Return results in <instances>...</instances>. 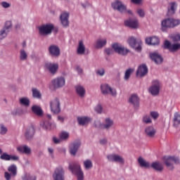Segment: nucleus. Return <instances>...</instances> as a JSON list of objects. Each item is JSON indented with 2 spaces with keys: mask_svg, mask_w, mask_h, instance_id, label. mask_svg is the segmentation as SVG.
<instances>
[{
  "mask_svg": "<svg viewBox=\"0 0 180 180\" xmlns=\"http://www.w3.org/2000/svg\"><path fill=\"white\" fill-rule=\"evenodd\" d=\"M60 140H67L70 137L68 132L63 131L59 135Z\"/></svg>",
  "mask_w": 180,
  "mask_h": 180,
  "instance_id": "obj_43",
  "label": "nucleus"
},
{
  "mask_svg": "<svg viewBox=\"0 0 180 180\" xmlns=\"http://www.w3.org/2000/svg\"><path fill=\"white\" fill-rule=\"evenodd\" d=\"M1 6H3V8H10L11 7V4L6 1H3L1 2Z\"/></svg>",
  "mask_w": 180,
  "mask_h": 180,
  "instance_id": "obj_57",
  "label": "nucleus"
},
{
  "mask_svg": "<svg viewBox=\"0 0 180 180\" xmlns=\"http://www.w3.org/2000/svg\"><path fill=\"white\" fill-rule=\"evenodd\" d=\"M64 169L60 166L55 169L53 178L54 180H64Z\"/></svg>",
  "mask_w": 180,
  "mask_h": 180,
  "instance_id": "obj_11",
  "label": "nucleus"
},
{
  "mask_svg": "<svg viewBox=\"0 0 180 180\" xmlns=\"http://www.w3.org/2000/svg\"><path fill=\"white\" fill-rule=\"evenodd\" d=\"M129 102L131 105H133L134 108H139V105H140V98L138 95L132 94L129 99Z\"/></svg>",
  "mask_w": 180,
  "mask_h": 180,
  "instance_id": "obj_20",
  "label": "nucleus"
},
{
  "mask_svg": "<svg viewBox=\"0 0 180 180\" xmlns=\"http://www.w3.org/2000/svg\"><path fill=\"white\" fill-rule=\"evenodd\" d=\"M98 75H100L101 77H103L105 75V70L104 69H100L97 70Z\"/></svg>",
  "mask_w": 180,
  "mask_h": 180,
  "instance_id": "obj_55",
  "label": "nucleus"
},
{
  "mask_svg": "<svg viewBox=\"0 0 180 180\" xmlns=\"http://www.w3.org/2000/svg\"><path fill=\"white\" fill-rule=\"evenodd\" d=\"M100 143H101V144H106L107 141H106L105 139H101V140L100 141Z\"/></svg>",
  "mask_w": 180,
  "mask_h": 180,
  "instance_id": "obj_62",
  "label": "nucleus"
},
{
  "mask_svg": "<svg viewBox=\"0 0 180 180\" xmlns=\"http://www.w3.org/2000/svg\"><path fill=\"white\" fill-rule=\"evenodd\" d=\"M79 146H81V143L79 142H74L70 146V153L72 155H75L77 154V151H78V148H79Z\"/></svg>",
  "mask_w": 180,
  "mask_h": 180,
  "instance_id": "obj_25",
  "label": "nucleus"
},
{
  "mask_svg": "<svg viewBox=\"0 0 180 180\" xmlns=\"http://www.w3.org/2000/svg\"><path fill=\"white\" fill-rule=\"evenodd\" d=\"M68 18H70V14L68 13H63L60 15V22L65 27H67L70 25L68 22Z\"/></svg>",
  "mask_w": 180,
  "mask_h": 180,
  "instance_id": "obj_24",
  "label": "nucleus"
},
{
  "mask_svg": "<svg viewBox=\"0 0 180 180\" xmlns=\"http://www.w3.org/2000/svg\"><path fill=\"white\" fill-rule=\"evenodd\" d=\"M128 44L131 47L135 49L136 51H141V41L136 39V38L131 37L128 39Z\"/></svg>",
  "mask_w": 180,
  "mask_h": 180,
  "instance_id": "obj_8",
  "label": "nucleus"
},
{
  "mask_svg": "<svg viewBox=\"0 0 180 180\" xmlns=\"http://www.w3.org/2000/svg\"><path fill=\"white\" fill-rule=\"evenodd\" d=\"M107 41L106 39H98L96 41V47L97 49H102L104 46H106Z\"/></svg>",
  "mask_w": 180,
  "mask_h": 180,
  "instance_id": "obj_38",
  "label": "nucleus"
},
{
  "mask_svg": "<svg viewBox=\"0 0 180 180\" xmlns=\"http://www.w3.org/2000/svg\"><path fill=\"white\" fill-rule=\"evenodd\" d=\"M125 26L131 27V29H138L139 27V20H127L124 21Z\"/></svg>",
  "mask_w": 180,
  "mask_h": 180,
  "instance_id": "obj_21",
  "label": "nucleus"
},
{
  "mask_svg": "<svg viewBox=\"0 0 180 180\" xmlns=\"http://www.w3.org/2000/svg\"><path fill=\"white\" fill-rule=\"evenodd\" d=\"M148 72V68H147V65L143 64L138 68L136 75L137 77H145V75H147Z\"/></svg>",
  "mask_w": 180,
  "mask_h": 180,
  "instance_id": "obj_18",
  "label": "nucleus"
},
{
  "mask_svg": "<svg viewBox=\"0 0 180 180\" xmlns=\"http://www.w3.org/2000/svg\"><path fill=\"white\" fill-rule=\"evenodd\" d=\"M173 41H180V34H175L172 37Z\"/></svg>",
  "mask_w": 180,
  "mask_h": 180,
  "instance_id": "obj_51",
  "label": "nucleus"
},
{
  "mask_svg": "<svg viewBox=\"0 0 180 180\" xmlns=\"http://www.w3.org/2000/svg\"><path fill=\"white\" fill-rule=\"evenodd\" d=\"M0 158L4 161H19V156L9 155L7 153L1 154Z\"/></svg>",
  "mask_w": 180,
  "mask_h": 180,
  "instance_id": "obj_17",
  "label": "nucleus"
},
{
  "mask_svg": "<svg viewBox=\"0 0 180 180\" xmlns=\"http://www.w3.org/2000/svg\"><path fill=\"white\" fill-rule=\"evenodd\" d=\"M76 92L77 95H79L82 98L85 95V89L81 86L77 85L75 86Z\"/></svg>",
  "mask_w": 180,
  "mask_h": 180,
  "instance_id": "obj_35",
  "label": "nucleus"
},
{
  "mask_svg": "<svg viewBox=\"0 0 180 180\" xmlns=\"http://www.w3.org/2000/svg\"><path fill=\"white\" fill-rule=\"evenodd\" d=\"M180 20L179 19H174V18H167L165 19L161 22V30L162 32H165L167 29H171L172 27H176V26H179Z\"/></svg>",
  "mask_w": 180,
  "mask_h": 180,
  "instance_id": "obj_1",
  "label": "nucleus"
},
{
  "mask_svg": "<svg viewBox=\"0 0 180 180\" xmlns=\"http://www.w3.org/2000/svg\"><path fill=\"white\" fill-rule=\"evenodd\" d=\"M180 49V44H172V47L170 48V51H177Z\"/></svg>",
  "mask_w": 180,
  "mask_h": 180,
  "instance_id": "obj_44",
  "label": "nucleus"
},
{
  "mask_svg": "<svg viewBox=\"0 0 180 180\" xmlns=\"http://www.w3.org/2000/svg\"><path fill=\"white\" fill-rule=\"evenodd\" d=\"M32 112L37 116H43V110L39 105H33L32 107Z\"/></svg>",
  "mask_w": 180,
  "mask_h": 180,
  "instance_id": "obj_29",
  "label": "nucleus"
},
{
  "mask_svg": "<svg viewBox=\"0 0 180 180\" xmlns=\"http://www.w3.org/2000/svg\"><path fill=\"white\" fill-rule=\"evenodd\" d=\"M8 32L6 31L5 29H2L0 30V41L4 40L8 36Z\"/></svg>",
  "mask_w": 180,
  "mask_h": 180,
  "instance_id": "obj_41",
  "label": "nucleus"
},
{
  "mask_svg": "<svg viewBox=\"0 0 180 180\" xmlns=\"http://www.w3.org/2000/svg\"><path fill=\"white\" fill-rule=\"evenodd\" d=\"M177 7L178 4H176V2L169 3V7L168 8L169 15H174V13H175V11H176Z\"/></svg>",
  "mask_w": 180,
  "mask_h": 180,
  "instance_id": "obj_33",
  "label": "nucleus"
},
{
  "mask_svg": "<svg viewBox=\"0 0 180 180\" xmlns=\"http://www.w3.org/2000/svg\"><path fill=\"white\" fill-rule=\"evenodd\" d=\"M112 48L113 49L115 53L118 54H121V56H126L129 53V49H125L124 47L122 46L120 44L115 43L112 45Z\"/></svg>",
  "mask_w": 180,
  "mask_h": 180,
  "instance_id": "obj_9",
  "label": "nucleus"
},
{
  "mask_svg": "<svg viewBox=\"0 0 180 180\" xmlns=\"http://www.w3.org/2000/svg\"><path fill=\"white\" fill-rule=\"evenodd\" d=\"M32 95L34 98H41V94H40V91L37 89H32Z\"/></svg>",
  "mask_w": 180,
  "mask_h": 180,
  "instance_id": "obj_42",
  "label": "nucleus"
},
{
  "mask_svg": "<svg viewBox=\"0 0 180 180\" xmlns=\"http://www.w3.org/2000/svg\"><path fill=\"white\" fill-rule=\"evenodd\" d=\"M142 122L143 123H146V124H148V123H151V118L150 117V115H144Z\"/></svg>",
  "mask_w": 180,
  "mask_h": 180,
  "instance_id": "obj_47",
  "label": "nucleus"
},
{
  "mask_svg": "<svg viewBox=\"0 0 180 180\" xmlns=\"http://www.w3.org/2000/svg\"><path fill=\"white\" fill-rule=\"evenodd\" d=\"M53 30L54 25L50 23L43 25L39 27V32L41 36H47V34H51V32Z\"/></svg>",
  "mask_w": 180,
  "mask_h": 180,
  "instance_id": "obj_4",
  "label": "nucleus"
},
{
  "mask_svg": "<svg viewBox=\"0 0 180 180\" xmlns=\"http://www.w3.org/2000/svg\"><path fill=\"white\" fill-rule=\"evenodd\" d=\"M58 120L61 122L62 123L64 122V117L58 116Z\"/></svg>",
  "mask_w": 180,
  "mask_h": 180,
  "instance_id": "obj_60",
  "label": "nucleus"
},
{
  "mask_svg": "<svg viewBox=\"0 0 180 180\" xmlns=\"http://www.w3.org/2000/svg\"><path fill=\"white\" fill-rule=\"evenodd\" d=\"M137 13L141 18H144V15H146V13H144V10L141 8H139L137 10Z\"/></svg>",
  "mask_w": 180,
  "mask_h": 180,
  "instance_id": "obj_50",
  "label": "nucleus"
},
{
  "mask_svg": "<svg viewBox=\"0 0 180 180\" xmlns=\"http://www.w3.org/2000/svg\"><path fill=\"white\" fill-rule=\"evenodd\" d=\"M44 68L48 70L51 74H56V72L58 71V64L57 63H46Z\"/></svg>",
  "mask_w": 180,
  "mask_h": 180,
  "instance_id": "obj_13",
  "label": "nucleus"
},
{
  "mask_svg": "<svg viewBox=\"0 0 180 180\" xmlns=\"http://www.w3.org/2000/svg\"><path fill=\"white\" fill-rule=\"evenodd\" d=\"M51 84L55 89L63 88L65 85V79L63 77L55 78L52 80Z\"/></svg>",
  "mask_w": 180,
  "mask_h": 180,
  "instance_id": "obj_10",
  "label": "nucleus"
},
{
  "mask_svg": "<svg viewBox=\"0 0 180 180\" xmlns=\"http://www.w3.org/2000/svg\"><path fill=\"white\" fill-rule=\"evenodd\" d=\"M173 126L174 127H178L180 124V115L178 112L174 113V118H173Z\"/></svg>",
  "mask_w": 180,
  "mask_h": 180,
  "instance_id": "obj_36",
  "label": "nucleus"
},
{
  "mask_svg": "<svg viewBox=\"0 0 180 180\" xmlns=\"http://www.w3.org/2000/svg\"><path fill=\"white\" fill-rule=\"evenodd\" d=\"M20 60H26L27 58V53L25 50H21L20 52Z\"/></svg>",
  "mask_w": 180,
  "mask_h": 180,
  "instance_id": "obj_45",
  "label": "nucleus"
},
{
  "mask_svg": "<svg viewBox=\"0 0 180 180\" xmlns=\"http://www.w3.org/2000/svg\"><path fill=\"white\" fill-rule=\"evenodd\" d=\"M160 89H161V82L158 80L152 81V85L149 88V92L153 96L160 95Z\"/></svg>",
  "mask_w": 180,
  "mask_h": 180,
  "instance_id": "obj_3",
  "label": "nucleus"
},
{
  "mask_svg": "<svg viewBox=\"0 0 180 180\" xmlns=\"http://www.w3.org/2000/svg\"><path fill=\"white\" fill-rule=\"evenodd\" d=\"M172 46V44H171V42H169V41L168 40L165 41V43H164L165 49H167V50L170 51Z\"/></svg>",
  "mask_w": 180,
  "mask_h": 180,
  "instance_id": "obj_49",
  "label": "nucleus"
},
{
  "mask_svg": "<svg viewBox=\"0 0 180 180\" xmlns=\"http://www.w3.org/2000/svg\"><path fill=\"white\" fill-rule=\"evenodd\" d=\"M146 43L150 46H158L160 44V38L155 36L146 38Z\"/></svg>",
  "mask_w": 180,
  "mask_h": 180,
  "instance_id": "obj_22",
  "label": "nucleus"
},
{
  "mask_svg": "<svg viewBox=\"0 0 180 180\" xmlns=\"http://www.w3.org/2000/svg\"><path fill=\"white\" fill-rule=\"evenodd\" d=\"M36 176L30 175V174H25L22 177V180H36Z\"/></svg>",
  "mask_w": 180,
  "mask_h": 180,
  "instance_id": "obj_46",
  "label": "nucleus"
},
{
  "mask_svg": "<svg viewBox=\"0 0 180 180\" xmlns=\"http://www.w3.org/2000/svg\"><path fill=\"white\" fill-rule=\"evenodd\" d=\"M33 136H34V127L31 126L27 129L25 132V137L27 139V140H30Z\"/></svg>",
  "mask_w": 180,
  "mask_h": 180,
  "instance_id": "obj_30",
  "label": "nucleus"
},
{
  "mask_svg": "<svg viewBox=\"0 0 180 180\" xmlns=\"http://www.w3.org/2000/svg\"><path fill=\"white\" fill-rule=\"evenodd\" d=\"M69 169L75 175L77 176V180H83L84 179V172L81 169V165L78 163H73L69 165Z\"/></svg>",
  "mask_w": 180,
  "mask_h": 180,
  "instance_id": "obj_2",
  "label": "nucleus"
},
{
  "mask_svg": "<svg viewBox=\"0 0 180 180\" xmlns=\"http://www.w3.org/2000/svg\"><path fill=\"white\" fill-rule=\"evenodd\" d=\"M17 150L21 154H26L27 155L32 154V149L27 146H20L17 148Z\"/></svg>",
  "mask_w": 180,
  "mask_h": 180,
  "instance_id": "obj_23",
  "label": "nucleus"
},
{
  "mask_svg": "<svg viewBox=\"0 0 180 180\" xmlns=\"http://www.w3.org/2000/svg\"><path fill=\"white\" fill-rule=\"evenodd\" d=\"M150 58L152 61H154L155 64H161L164 59H162V56L158 52H153L150 53Z\"/></svg>",
  "mask_w": 180,
  "mask_h": 180,
  "instance_id": "obj_15",
  "label": "nucleus"
},
{
  "mask_svg": "<svg viewBox=\"0 0 180 180\" xmlns=\"http://www.w3.org/2000/svg\"><path fill=\"white\" fill-rule=\"evenodd\" d=\"M112 8L115 9V11H118V12H126V6L122 3V1L117 0L112 3Z\"/></svg>",
  "mask_w": 180,
  "mask_h": 180,
  "instance_id": "obj_12",
  "label": "nucleus"
},
{
  "mask_svg": "<svg viewBox=\"0 0 180 180\" xmlns=\"http://www.w3.org/2000/svg\"><path fill=\"white\" fill-rule=\"evenodd\" d=\"M53 143H55V144H58V143H60V140L56 138V137H53Z\"/></svg>",
  "mask_w": 180,
  "mask_h": 180,
  "instance_id": "obj_59",
  "label": "nucleus"
},
{
  "mask_svg": "<svg viewBox=\"0 0 180 180\" xmlns=\"http://www.w3.org/2000/svg\"><path fill=\"white\" fill-rule=\"evenodd\" d=\"M49 154H53L54 153V149L49 148Z\"/></svg>",
  "mask_w": 180,
  "mask_h": 180,
  "instance_id": "obj_63",
  "label": "nucleus"
},
{
  "mask_svg": "<svg viewBox=\"0 0 180 180\" xmlns=\"http://www.w3.org/2000/svg\"><path fill=\"white\" fill-rule=\"evenodd\" d=\"M46 117H48V119H49V120H51V115H47Z\"/></svg>",
  "mask_w": 180,
  "mask_h": 180,
  "instance_id": "obj_64",
  "label": "nucleus"
},
{
  "mask_svg": "<svg viewBox=\"0 0 180 180\" xmlns=\"http://www.w3.org/2000/svg\"><path fill=\"white\" fill-rule=\"evenodd\" d=\"M20 103L23 105V106H29L30 105V101L27 98H20Z\"/></svg>",
  "mask_w": 180,
  "mask_h": 180,
  "instance_id": "obj_39",
  "label": "nucleus"
},
{
  "mask_svg": "<svg viewBox=\"0 0 180 180\" xmlns=\"http://www.w3.org/2000/svg\"><path fill=\"white\" fill-rule=\"evenodd\" d=\"M11 27H12V22L6 21L5 23V26L3 29H5V30L9 32V29H11Z\"/></svg>",
  "mask_w": 180,
  "mask_h": 180,
  "instance_id": "obj_48",
  "label": "nucleus"
},
{
  "mask_svg": "<svg viewBox=\"0 0 180 180\" xmlns=\"http://www.w3.org/2000/svg\"><path fill=\"white\" fill-rule=\"evenodd\" d=\"M112 126H113V120L110 117L105 118V123L101 124L102 129H105V130H109Z\"/></svg>",
  "mask_w": 180,
  "mask_h": 180,
  "instance_id": "obj_26",
  "label": "nucleus"
},
{
  "mask_svg": "<svg viewBox=\"0 0 180 180\" xmlns=\"http://www.w3.org/2000/svg\"><path fill=\"white\" fill-rule=\"evenodd\" d=\"M49 53L52 57H59L60 52V48L57 45H51L49 48Z\"/></svg>",
  "mask_w": 180,
  "mask_h": 180,
  "instance_id": "obj_19",
  "label": "nucleus"
},
{
  "mask_svg": "<svg viewBox=\"0 0 180 180\" xmlns=\"http://www.w3.org/2000/svg\"><path fill=\"white\" fill-rule=\"evenodd\" d=\"M8 172L4 173V177L6 180H11L12 176L15 177L18 175V167L16 165H11L8 167Z\"/></svg>",
  "mask_w": 180,
  "mask_h": 180,
  "instance_id": "obj_5",
  "label": "nucleus"
},
{
  "mask_svg": "<svg viewBox=\"0 0 180 180\" xmlns=\"http://www.w3.org/2000/svg\"><path fill=\"white\" fill-rule=\"evenodd\" d=\"M134 71V69L129 68L128 70H126L125 74H124V79L127 81L130 78V75L133 74V72Z\"/></svg>",
  "mask_w": 180,
  "mask_h": 180,
  "instance_id": "obj_40",
  "label": "nucleus"
},
{
  "mask_svg": "<svg viewBox=\"0 0 180 180\" xmlns=\"http://www.w3.org/2000/svg\"><path fill=\"white\" fill-rule=\"evenodd\" d=\"M77 53L79 55L85 54V45L84 44V41H79Z\"/></svg>",
  "mask_w": 180,
  "mask_h": 180,
  "instance_id": "obj_28",
  "label": "nucleus"
},
{
  "mask_svg": "<svg viewBox=\"0 0 180 180\" xmlns=\"http://www.w3.org/2000/svg\"><path fill=\"white\" fill-rule=\"evenodd\" d=\"M105 51L106 54H108V56H110L111 54H113V53H114L113 49H109V48L105 49Z\"/></svg>",
  "mask_w": 180,
  "mask_h": 180,
  "instance_id": "obj_54",
  "label": "nucleus"
},
{
  "mask_svg": "<svg viewBox=\"0 0 180 180\" xmlns=\"http://www.w3.org/2000/svg\"><path fill=\"white\" fill-rule=\"evenodd\" d=\"M95 110H96V112H97V113H102V105H98L95 108Z\"/></svg>",
  "mask_w": 180,
  "mask_h": 180,
  "instance_id": "obj_53",
  "label": "nucleus"
},
{
  "mask_svg": "<svg viewBox=\"0 0 180 180\" xmlns=\"http://www.w3.org/2000/svg\"><path fill=\"white\" fill-rule=\"evenodd\" d=\"M7 131H8V129H6V127H5L4 125H1L0 134H6Z\"/></svg>",
  "mask_w": 180,
  "mask_h": 180,
  "instance_id": "obj_52",
  "label": "nucleus"
},
{
  "mask_svg": "<svg viewBox=\"0 0 180 180\" xmlns=\"http://www.w3.org/2000/svg\"><path fill=\"white\" fill-rule=\"evenodd\" d=\"M151 167L153 168L155 171H158V172H162V171L164 169V167H162V164L160 162H154L151 165Z\"/></svg>",
  "mask_w": 180,
  "mask_h": 180,
  "instance_id": "obj_32",
  "label": "nucleus"
},
{
  "mask_svg": "<svg viewBox=\"0 0 180 180\" xmlns=\"http://www.w3.org/2000/svg\"><path fill=\"white\" fill-rule=\"evenodd\" d=\"M101 89L103 95H106L110 93L112 96H116V90L112 89V88L108 84H101Z\"/></svg>",
  "mask_w": 180,
  "mask_h": 180,
  "instance_id": "obj_14",
  "label": "nucleus"
},
{
  "mask_svg": "<svg viewBox=\"0 0 180 180\" xmlns=\"http://www.w3.org/2000/svg\"><path fill=\"white\" fill-rule=\"evenodd\" d=\"M108 161L112 162H120V164H124V159L119 155H108L107 156Z\"/></svg>",
  "mask_w": 180,
  "mask_h": 180,
  "instance_id": "obj_16",
  "label": "nucleus"
},
{
  "mask_svg": "<svg viewBox=\"0 0 180 180\" xmlns=\"http://www.w3.org/2000/svg\"><path fill=\"white\" fill-rule=\"evenodd\" d=\"M77 72H78L79 74H82V69L81 68H79V67H77Z\"/></svg>",
  "mask_w": 180,
  "mask_h": 180,
  "instance_id": "obj_61",
  "label": "nucleus"
},
{
  "mask_svg": "<svg viewBox=\"0 0 180 180\" xmlns=\"http://www.w3.org/2000/svg\"><path fill=\"white\" fill-rule=\"evenodd\" d=\"M145 133L148 137H154L157 131L153 127H148L145 129Z\"/></svg>",
  "mask_w": 180,
  "mask_h": 180,
  "instance_id": "obj_27",
  "label": "nucleus"
},
{
  "mask_svg": "<svg viewBox=\"0 0 180 180\" xmlns=\"http://www.w3.org/2000/svg\"><path fill=\"white\" fill-rule=\"evenodd\" d=\"M132 4H135V5H140L141 4V1L143 0H131Z\"/></svg>",
  "mask_w": 180,
  "mask_h": 180,
  "instance_id": "obj_58",
  "label": "nucleus"
},
{
  "mask_svg": "<svg viewBox=\"0 0 180 180\" xmlns=\"http://www.w3.org/2000/svg\"><path fill=\"white\" fill-rule=\"evenodd\" d=\"M150 116L153 119H157L159 115H158V112L153 111L150 112Z\"/></svg>",
  "mask_w": 180,
  "mask_h": 180,
  "instance_id": "obj_56",
  "label": "nucleus"
},
{
  "mask_svg": "<svg viewBox=\"0 0 180 180\" xmlns=\"http://www.w3.org/2000/svg\"><path fill=\"white\" fill-rule=\"evenodd\" d=\"M50 108L51 112L55 115H58L61 112V108H60V100L58 98H55L50 102Z\"/></svg>",
  "mask_w": 180,
  "mask_h": 180,
  "instance_id": "obj_7",
  "label": "nucleus"
},
{
  "mask_svg": "<svg viewBox=\"0 0 180 180\" xmlns=\"http://www.w3.org/2000/svg\"><path fill=\"white\" fill-rule=\"evenodd\" d=\"M77 122L80 126H84L85 124H88V123L91 122V118L88 117H77Z\"/></svg>",
  "mask_w": 180,
  "mask_h": 180,
  "instance_id": "obj_31",
  "label": "nucleus"
},
{
  "mask_svg": "<svg viewBox=\"0 0 180 180\" xmlns=\"http://www.w3.org/2000/svg\"><path fill=\"white\" fill-rule=\"evenodd\" d=\"M83 165L85 169H91L94 167V163H92V160L87 159L83 162Z\"/></svg>",
  "mask_w": 180,
  "mask_h": 180,
  "instance_id": "obj_37",
  "label": "nucleus"
},
{
  "mask_svg": "<svg viewBox=\"0 0 180 180\" xmlns=\"http://www.w3.org/2000/svg\"><path fill=\"white\" fill-rule=\"evenodd\" d=\"M164 160L166 167L170 169L174 168V164H179V158L175 156L165 157Z\"/></svg>",
  "mask_w": 180,
  "mask_h": 180,
  "instance_id": "obj_6",
  "label": "nucleus"
},
{
  "mask_svg": "<svg viewBox=\"0 0 180 180\" xmlns=\"http://www.w3.org/2000/svg\"><path fill=\"white\" fill-rule=\"evenodd\" d=\"M138 162L142 168H150V163L146 161L143 158L139 157L138 159Z\"/></svg>",
  "mask_w": 180,
  "mask_h": 180,
  "instance_id": "obj_34",
  "label": "nucleus"
}]
</instances>
